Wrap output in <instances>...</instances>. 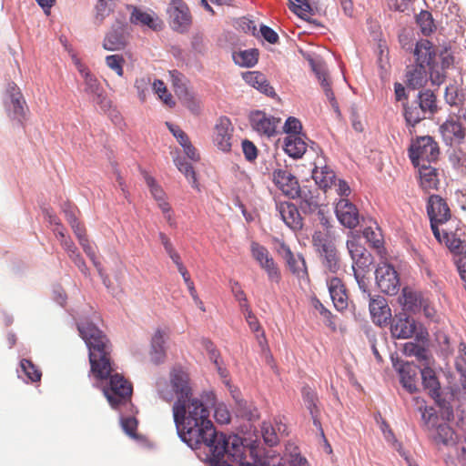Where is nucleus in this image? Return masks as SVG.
Segmentation results:
<instances>
[{"mask_svg":"<svg viewBox=\"0 0 466 466\" xmlns=\"http://www.w3.org/2000/svg\"><path fill=\"white\" fill-rule=\"evenodd\" d=\"M181 440L191 449L204 445L213 466H268L254 447H246L238 436L227 437L218 432L209 420H200L198 425L177 430Z\"/></svg>","mask_w":466,"mask_h":466,"instance_id":"nucleus-1","label":"nucleus"},{"mask_svg":"<svg viewBox=\"0 0 466 466\" xmlns=\"http://www.w3.org/2000/svg\"><path fill=\"white\" fill-rule=\"evenodd\" d=\"M81 338L88 349L90 373L113 408L126 404L131 400L133 388L123 375L117 373L112 360V345L102 330L91 322L77 324Z\"/></svg>","mask_w":466,"mask_h":466,"instance_id":"nucleus-2","label":"nucleus"},{"mask_svg":"<svg viewBox=\"0 0 466 466\" xmlns=\"http://www.w3.org/2000/svg\"><path fill=\"white\" fill-rule=\"evenodd\" d=\"M157 390L159 398L167 402L173 400L184 402L193 395L189 375L181 367H174L170 370L168 381L158 380Z\"/></svg>","mask_w":466,"mask_h":466,"instance_id":"nucleus-3","label":"nucleus"},{"mask_svg":"<svg viewBox=\"0 0 466 466\" xmlns=\"http://www.w3.org/2000/svg\"><path fill=\"white\" fill-rule=\"evenodd\" d=\"M172 412L177 430L190 425L196 426L200 420L209 418L208 408L193 395L184 402L175 401Z\"/></svg>","mask_w":466,"mask_h":466,"instance_id":"nucleus-4","label":"nucleus"},{"mask_svg":"<svg viewBox=\"0 0 466 466\" xmlns=\"http://www.w3.org/2000/svg\"><path fill=\"white\" fill-rule=\"evenodd\" d=\"M439 154L438 143L430 136L417 137L409 148V157L414 167L436 161Z\"/></svg>","mask_w":466,"mask_h":466,"instance_id":"nucleus-5","label":"nucleus"},{"mask_svg":"<svg viewBox=\"0 0 466 466\" xmlns=\"http://www.w3.org/2000/svg\"><path fill=\"white\" fill-rule=\"evenodd\" d=\"M427 213L433 235L439 242H441L440 226L446 224L451 218L446 200L439 195H431L428 199Z\"/></svg>","mask_w":466,"mask_h":466,"instance_id":"nucleus-6","label":"nucleus"},{"mask_svg":"<svg viewBox=\"0 0 466 466\" xmlns=\"http://www.w3.org/2000/svg\"><path fill=\"white\" fill-rule=\"evenodd\" d=\"M375 279L378 288L387 295H396L400 288V277L395 268L381 262L375 269Z\"/></svg>","mask_w":466,"mask_h":466,"instance_id":"nucleus-7","label":"nucleus"},{"mask_svg":"<svg viewBox=\"0 0 466 466\" xmlns=\"http://www.w3.org/2000/svg\"><path fill=\"white\" fill-rule=\"evenodd\" d=\"M5 94V106L8 116L21 122L25 116L27 106L20 88L15 83L10 82Z\"/></svg>","mask_w":466,"mask_h":466,"instance_id":"nucleus-8","label":"nucleus"},{"mask_svg":"<svg viewBox=\"0 0 466 466\" xmlns=\"http://www.w3.org/2000/svg\"><path fill=\"white\" fill-rule=\"evenodd\" d=\"M251 254L261 268L266 271L268 279L279 283L281 279L280 271L268 250L260 244L252 242Z\"/></svg>","mask_w":466,"mask_h":466,"instance_id":"nucleus-9","label":"nucleus"},{"mask_svg":"<svg viewBox=\"0 0 466 466\" xmlns=\"http://www.w3.org/2000/svg\"><path fill=\"white\" fill-rule=\"evenodd\" d=\"M233 127L227 116L218 118L213 129L212 139L218 149L229 152L232 146Z\"/></svg>","mask_w":466,"mask_h":466,"instance_id":"nucleus-10","label":"nucleus"},{"mask_svg":"<svg viewBox=\"0 0 466 466\" xmlns=\"http://www.w3.org/2000/svg\"><path fill=\"white\" fill-rule=\"evenodd\" d=\"M275 186L287 197L296 198L299 194V184L295 176L287 168H277L272 172Z\"/></svg>","mask_w":466,"mask_h":466,"instance_id":"nucleus-11","label":"nucleus"},{"mask_svg":"<svg viewBox=\"0 0 466 466\" xmlns=\"http://www.w3.org/2000/svg\"><path fill=\"white\" fill-rule=\"evenodd\" d=\"M171 26L179 33L188 31L192 24V16L187 4L182 0H173L171 3Z\"/></svg>","mask_w":466,"mask_h":466,"instance_id":"nucleus-12","label":"nucleus"},{"mask_svg":"<svg viewBox=\"0 0 466 466\" xmlns=\"http://www.w3.org/2000/svg\"><path fill=\"white\" fill-rule=\"evenodd\" d=\"M249 120L254 130L268 137L276 135L280 124V118L268 116L262 111L252 112Z\"/></svg>","mask_w":466,"mask_h":466,"instance_id":"nucleus-13","label":"nucleus"},{"mask_svg":"<svg viewBox=\"0 0 466 466\" xmlns=\"http://www.w3.org/2000/svg\"><path fill=\"white\" fill-rule=\"evenodd\" d=\"M339 221L348 228H355L360 222L359 210L348 198H340L335 207Z\"/></svg>","mask_w":466,"mask_h":466,"instance_id":"nucleus-14","label":"nucleus"},{"mask_svg":"<svg viewBox=\"0 0 466 466\" xmlns=\"http://www.w3.org/2000/svg\"><path fill=\"white\" fill-rule=\"evenodd\" d=\"M279 253L286 260L289 270L299 279H308V268L305 258L300 254H293L291 249L284 242L280 243Z\"/></svg>","mask_w":466,"mask_h":466,"instance_id":"nucleus-15","label":"nucleus"},{"mask_svg":"<svg viewBox=\"0 0 466 466\" xmlns=\"http://www.w3.org/2000/svg\"><path fill=\"white\" fill-rule=\"evenodd\" d=\"M417 330V325L413 319L405 313L396 315L390 323V332L396 339H409Z\"/></svg>","mask_w":466,"mask_h":466,"instance_id":"nucleus-16","label":"nucleus"},{"mask_svg":"<svg viewBox=\"0 0 466 466\" xmlns=\"http://www.w3.org/2000/svg\"><path fill=\"white\" fill-rule=\"evenodd\" d=\"M440 131L443 140L448 145L461 144L466 136V128L453 117L448 118L440 127Z\"/></svg>","mask_w":466,"mask_h":466,"instance_id":"nucleus-17","label":"nucleus"},{"mask_svg":"<svg viewBox=\"0 0 466 466\" xmlns=\"http://www.w3.org/2000/svg\"><path fill=\"white\" fill-rule=\"evenodd\" d=\"M277 210L285 224L293 230L301 229L302 218L297 207L290 202L277 203Z\"/></svg>","mask_w":466,"mask_h":466,"instance_id":"nucleus-18","label":"nucleus"},{"mask_svg":"<svg viewBox=\"0 0 466 466\" xmlns=\"http://www.w3.org/2000/svg\"><path fill=\"white\" fill-rule=\"evenodd\" d=\"M309 64L312 71L316 74L318 79L319 80L324 93L331 104V106L336 111H339V105L336 101L334 93L330 88L325 66L320 61H316L314 59H310Z\"/></svg>","mask_w":466,"mask_h":466,"instance_id":"nucleus-19","label":"nucleus"},{"mask_svg":"<svg viewBox=\"0 0 466 466\" xmlns=\"http://www.w3.org/2000/svg\"><path fill=\"white\" fill-rule=\"evenodd\" d=\"M368 297L370 298L369 308L373 322L378 325L386 323L390 318V309L388 307L386 299L380 296L371 298L370 294H368Z\"/></svg>","mask_w":466,"mask_h":466,"instance_id":"nucleus-20","label":"nucleus"},{"mask_svg":"<svg viewBox=\"0 0 466 466\" xmlns=\"http://www.w3.org/2000/svg\"><path fill=\"white\" fill-rule=\"evenodd\" d=\"M329 291L335 308L343 310L348 307V295L346 288L339 278H331L328 281Z\"/></svg>","mask_w":466,"mask_h":466,"instance_id":"nucleus-21","label":"nucleus"},{"mask_svg":"<svg viewBox=\"0 0 466 466\" xmlns=\"http://www.w3.org/2000/svg\"><path fill=\"white\" fill-rule=\"evenodd\" d=\"M416 57V64H422V66H431L436 56L434 46L427 39L417 42L413 51Z\"/></svg>","mask_w":466,"mask_h":466,"instance_id":"nucleus-22","label":"nucleus"},{"mask_svg":"<svg viewBox=\"0 0 466 466\" xmlns=\"http://www.w3.org/2000/svg\"><path fill=\"white\" fill-rule=\"evenodd\" d=\"M130 22L134 25L147 26L154 31H159L163 28V22L157 15L144 12L137 7H133Z\"/></svg>","mask_w":466,"mask_h":466,"instance_id":"nucleus-23","label":"nucleus"},{"mask_svg":"<svg viewBox=\"0 0 466 466\" xmlns=\"http://www.w3.org/2000/svg\"><path fill=\"white\" fill-rule=\"evenodd\" d=\"M407 86L412 89H420L428 82V72L422 64H416L407 67Z\"/></svg>","mask_w":466,"mask_h":466,"instance_id":"nucleus-24","label":"nucleus"},{"mask_svg":"<svg viewBox=\"0 0 466 466\" xmlns=\"http://www.w3.org/2000/svg\"><path fill=\"white\" fill-rule=\"evenodd\" d=\"M420 373L424 389L428 390L429 395L438 402L441 398V385L435 371L430 365H425L420 370Z\"/></svg>","mask_w":466,"mask_h":466,"instance_id":"nucleus-25","label":"nucleus"},{"mask_svg":"<svg viewBox=\"0 0 466 466\" xmlns=\"http://www.w3.org/2000/svg\"><path fill=\"white\" fill-rule=\"evenodd\" d=\"M244 80L268 96H275L274 88L269 85L266 76L258 71L247 72L243 75Z\"/></svg>","mask_w":466,"mask_h":466,"instance_id":"nucleus-26","label":"nucleus"},{"mask_svg":"<svg viewBox=\"0 0 466 466\" xmlns=\"http://www.w3.org/2000/svg\"><path fill=\"white\" fill-rule=\"evenodd\" d=\"M126 44V28L123 25H118L106 35L103 46L106 50L114 51L124 48Z\"/></svg>","mask_w":466,"mask_h":466,"instance_id":"nucleus-27","label":"nucleus"},{"mask_svg":"<svg viewBox=\"0 0 466 466\" xmlns=\"http://www.w3.org/2000/svg\"><path fill=\"white\" fill-rule=\"evenodd\" d=\"M441 242H444L446 247L455 255L457 258L466 256V242L457 237L456 232H451L447 228L441 229Z\"/></svg>","mask_w":466,"mask_h":466,"instance_id":"nucleus-28","label":"nucleus"},{"mask_svg":"<svg viewBox=\"0 0 466 466\" xmlns=\"http://www.w3.org/2000/svg\"><path fill=\"white\" fill-rule=\"evenodd\" d=\"M167 337V332L157 329L151 339L150 357L156 364L162 363L166 357L165 341Z\"/></svg>","mask_w":466,"mask_h":466,"instance_id":"nucleus-29","label":"nucleus"},{"mask_svg":"<svg viewBox=\"0 0 466 466\" xmlns=\"http://www.w3.org/2000/svg\"><path fill=\"white\" fill-rule=\"evenodd\" d=\"M347 248L354 261V265L360 268H368L371 264V255L357 241L348 240Z\"/></svg>","mask_w":466,"mask_h":466,"instance_id":"nucleus-30","label":"nucleus"},{"mask_svg":"<svg viewBox=\"0 0 466 466\" xmlns=\"http://www.w3.org/2000/svg\"><path fill=\"white\" fill-rule=\"evenodd\" d=\"M285 152L293 158H300L307 150V144L300 135H288L284 140Z\"/></svg>","mask_w":466,"mask_h":466,"instance_id":"nucleus-31","label":"nucleus"},{"mask_svg":"<svg viewBox=\"0 0 466 466\" xmlns=\"http://www.w3.org/2000/svg\"><path fill=\"white\" fill-rule=\"evenodd\" d=\"M430 432L436 445L443 444L450 446L455 443V433L452 428L447 423L438 424L434 430H431Z\"/></svg>","mask_w":466,"mask_h":466,"instance_id":"nucleus-32","label":"nucleus"},{"mask_svg":"<svg viewBox=\"0 0 466 466\" xmlns=\"http://www.w3.org/2000/svg\"><path fill=\"white\" fill-rule=\"evenodd\" d=\"M312 178L316 184L325 191L335 184V173L327 166H316L312 171Z\"/></svg>","mask_w":466,"mask_h":466,"instance_id":"nucleus-33","label":"nucleus"},{"mask_svg":"<svg viewBox=\"0 0 466 466\" xmlns=\"http://www.w3.org/2000/svg\"><path fill=\"white\" fill-rule=\"evenodd\" d=\"M323 267L330 273H337L340 268L339 258L335 245L326 247L325 249L318 252Z\"/></svg>","mask_w":466,"mask_h":466,"instance_id":"nucleus-34","label":"nucleus"},{"mask_svg":"<svg viewBox=\"0 0 466 466\" xmlns=\"http://www.w3.org/2000/svg\"><path fill=\"white\" fill-rule=\"evenodd\" d=\"M418 167L420 168V179L421 187L424 190L436 189L439 184L436 168L431 166H426V164L420 165Z\"/></svg>","mask_w":466,"mask_h":466,"instance_id":"nucleus-35","label":"nucleus"},{"mask_svg":"<svg viewBox=\"0 0 466 466\" xmlns=\"http://www.w3.org/2000/svg\"><path fill=\"white\" fill-rule=\"evenodd\" d=\"M400 383L410 393L417 391V369L410 364H404L400 369Z\"/></svg>","mask_w":466,"mask_h":466,"instance_id":"nucleus-36","label":"nucleus"},{"mask_svg":"<svg viewBox=\"0 0 466 466\" xmlns=\"http://www.w3.org/2000/svg\"><path fill=\"white\" fill-rule=\"evenodd\" d=\"M416 103L429 116H433L438 111L437 97L431 90L420 91Z\"/></svg>","mask_w":466,"mask_h":466,"instance_id":"nucleus-37","label":"nucleus"},{"mask_svg":"<svg viewBox=\"0 0 466 466\" xmlns=\"http://www.w3.org/2000/svg\"><path fill=\"white\" fill-rule=\"evenodd\" d=\"M403 352L406 356H414L416 359L422 363L423 366L430 365L431 361V356L429 350L424 347L414 343L407 342L403 346Z\"/></svg>","mask_w":466,"mask_h":466,"instance_id":"nucleus-38","label":"nucleus"},{"mask_svg":"<svg viewBox=\"0 0 466 466\" xmlns=\"http://www.w3.org/2000/svg\"><path fill=\"white\" fill-rule=\"evenodd\" d=\"M416 402L419 406V410L421 413L422 426L427 431L434 430V428L440 424L439 416L436 410L433 407L422 406L420 404V400L419 398L416 399ZM423 402V400H421Z\"/></svg>","mask_w":466,"mask_h":466,"instance_id":"nucleus-39","label":"nucleus"},{"mask_svg":"<svg viewBox=\"0 0 466 466\" xmlns=\"http://www.w3.org/2000/svg\"><path fill=\"white\" fill-rule=\"evenodd\" d=\"M170 76L176 95L181 99H189L190 94L187 88V81L185 76L177 70L170 71Z\"/></svg>","mask_w":466,"mask_h":466,"instance_id":"nucleus-40","label":"nucleus"},{"mask_svg":"<svg viewBox=\"0 0 466 466\" xmlns=\"http://www.w3.org/2000/svg\"><path fill=\"white\" fill-rule=\"evenodd\" d=\"M233 60L240 66L252 67L258 63V51L257 49H248L235 52L233 54Z\"/></svg>","mask_w":466,"mask_h":466,"instance_id":"nucleus-41","label":"nucleus"},{"mask_svg":"<svg viewBox=\"0 0 466 466\" xmlns=\"http://www.w3.org/2000/svg\"><path fill=\"white\" fill-rule=\"evenodd\" d=\"M404 117L407 124L414 127L422 119L426 118L427 115L415 102L412 105H407L404 106Z\"/></svg>","mask_w":466,"mask_h":466,"instance_id":"nucleus-42","label":"nucleus"},{"mask_svg":"<svg viewBox=\"0 0 466 466\" xmlns=\"http://www.w3.org/2000/svg\"><path fill=\"white\" fill-rule=\"evenodd\" d=\"M245 319L251 331L255 333L258 345L261 348H264L265 345L267 344V338L265 335V331L262 329L258 318L254 315L252 311H248V314H246L245 316Z\"/></svg>","mask_w":466,"mask_h":466,"instance_id":"nucleus-43","label":"nucleus"},{"mask_svg":"<svg viewBox=\"0 0 466 466\" xmlns=\"http://www.w3.org/2000/svg\"><path fill=\"white\" fill-rule=\"evenodd\" d=\"M296 198L300 199L299 207L306 213L314 212L319 207L317 198L309 189L299 187V194Z\"/></svg>","mask_w":466,"mask_h":466,"instance_id":"nucleus-44","label":"nucleus"},{"mask_svg":"<svg viewBox=\"0 0 466 466\" xmlns=\"http://www.w3.org/2000/svg\"><path fill=\"white\" fill-rule=\"evenodd\" d=\"M20 367L28 380L32 382H39L41 380V370L30 360H21Z\"/></svg>","mask_w":466,"mask_h":466,"instance_id":"nucleus-45","label":"nucleus"},{"mask_svg":"<svg viewBox=\"0 0 466 466\" xmlns=\"http://www.w3.org/2000/svg\"><path fill=\"white\" fill-rule=\"evenodd\" d=\"M289 9L303 19L312 15V8L306 0H289Z\"/></svg>","mask_w":466,"mask_h":466,"instance_id":"nucleus-46","label":"nucleus"},{"mask_svg":"<svg viewBox=\"0 0 466 466\" xmlns=\"http://www.w3.org/2000/svg\"><path fill=\"white\" fill-rule=\"evenodd\" d=\"M153 90L157 94L158 97L169 107L175 106V102L172 98L171 94L167 92L165 83L161 80H156L152 84Z\"/></svg>","mask_w":466,"mask_h":466,"instance_id":"nucleus-47","label":"nucleus"},{"mask_svg":"<svg viewBox=\"0 0 466 466\" xmlns=\"http://www.w3.org/2000/svg\"><path fill=\"white\" fill-rule=\"evenodd\" d=\"M175 165L182 172L193 187H197V176L193 167L184 159L177 157L175 159Z\"/></svg>","mask_w":466,"mask_h":466,"instance_id":"nucleus-48","label":"nucleus"},{"mask_svg":"<svg viewBox=\"0 0 466 466\" xmlns=\"http://www.w3.org/2000/svg\"><path fill=\"white\" fill-rule=\"evenodd\" d=\"M116 4V0H98L96 5V20L102 23L109 15Z\"/></svg>","mask_w":466,"mask_h":466,"instance_id":"nucleus-49","label":"nucleus"},{"mask_svg":"<svg viewBox=\"0 0 466 466\" xmlns=\"http://www.w3.org/2000/svg\"><path fill=\"white\" fill-rule=\"evenodd\" d=\"M452 167L461 174H466V153L461 150H454L449 157Z\"/></svg>","mask_w":466,"mask_h":466,"instance_id":"nucleus-50","label":"nucleus"},{"mask_svg":"<svg viewBox=\"0 0 466 466\" xmlns=\"http://www.w3.org/2000/svg\"><path fill=\"white\" fill-rule=\"evenodd\" d=\"M312 244L317 252H319L326 248V247H329L334 245L329 236L322 231H315L312 236Z\"/></svg>","mask_w":466,"mask_h":466,"instance_id":"nucleus-51","label":"nucleus"},{"mask_svg":"<svg viewBox=\"0 0 466 466\" xmlns=\"http://www.w3.org/2000/svg\"><path fill=\"white\" fill-rule=\"evenodd\" d=\"M417 23L423 35H428L433 31L434 24L431 13L421 11L417 17Z\"/></svg>","mask_w":466,"mask_h":466,"instance_id":"nucleus-52","label":"nucleus"},{"mask_svg":"<svg viewBox=\"0 0 466 466\" xmlns=\"http://www.w3.org/2000/svg\"><path fill=\"white\" fill-rule=\"evenodd\" d=\"M261 433L264 439V441L268 446H274L279 442V436L276 432L275 428L268 422H263L261 425Z\"/></svg>","mask_w":466,"mask_h":466,"instance_id":"nucleus-53","label":"nucleus"},{"mask_svg":"<svg viewBox=\"0 0 466 466\" xmlns=\"http://www.w3.org/2000/svg\"><path fill=\"white\" fill-rule=\"evenodd\" d=\"M84 84L85 92L91 96L103 89L97 78L91 73L86 74L84 77Z\"/></svg>","mask_w":466,"mask_h":466,"instance_id":"nucleus-54","label":"nucleus"},{"mask_svg":"<svg viewBox=\"0 0 466 466\" xmlns=\"http://www.w3.org/2000/svg\"><path fill=\"white\" fill-rule=\"evenodd\" d=\"M124 63H125V59L123 58L122 56H119V55H111V56H107L106 57V66L110 69L114 70L118 76H123V75H124V70H123Z\"/></svg>","mask_w":466,"mask_h":466,"instance_id":"nucleus-55","label":"nucleus"},{"mask_svg":"<svg viewBox=\"0 0 466 466\" xmlns=\"http://www.w3.org/2000/svg\"><path fill=\"white\" fill-rule=\"evenodd\" d=\"M145 180L147 187L150 189L151 195L156 199V201L161 200L166 198V194L157 183L156 180L149 176L148 174H145Z\"/></svg>","mask_w":466,"mask_h":466,"instance_id":"nucleus-56","label":"nucleus"},{"mask_svg":"<svg viewBox=\"0 0 466 466\" xmlns=\"http://www.w3.org/2000/svg\"><path fill=\"white\" fill-rule=\"evenodd\" d=\"M150 86L151 80L149 77H141L136 80L135 87L138 93V96L141 101H145Z\"/></svg>","mask_w":466,"mask_h":466,"instance_id":"nucleus-57","label":"nucleus"},{"mask_svg":"<svg viewBox=\"0 0 466 466\" xmlns=\"http://www.w3.org/2000/svg\"><path fill=\"white\" fill-rule=\"evenodd\" d=\"M158 208L161 209L167 222L169 226L173 227L176 225V221L173 217L172 208L167 201H166V198L157 201Z\"/></svg>","mask_w":466,"mask_h":466,"instance_id":"nucleus-58","label":"nucleus"},{"mask_svg":"<svg viewBox=\"0 0 466 466\" xmlns=\"http://www.w3.org/2000/svg\"><path fill=\"white\" fill-rule=\"evenodd\" d=\"M456 370L461 372H466V344L461 342L459 345V355L455 360Z\"/></svg>","mask_w":466,"mask_h":466,"instance_id":"nucleus-59","label":"nucleus"},{"mask_svg":"<svg viewBox=\"0 0 466 466\" xmlns=\"http://www.w3.org/2000/svg\"><path fill=\"white\" fill-rule=\"evenodd\" d=\"M92 100L105 112L111 107V100L107 97L104 88L100 92L93 95Z\"/></svg>","mask_w":466,"mask_h":466,"instance_id":"nucleus-60","label":"nucleus"},{"mask_svg":"<svg viewBox=\"0 0 466 466\" xmlns=\"http://www.w3.org/2000/svg\"><path fill=\"white\" fill-rule=\"evenodd\" d=\"M214 417L219 424H227L230 421V413L225 405L219 404L215 408Z\"/></svg>","mask_w":466,"mask_h":466,"instance_id":"nucleus-61","label":"nucleus"},{"mask_svg":"<svg viewBox=\"0 0 466 466\" xmlns=\"http://www.w3.org/2000/svg\"><path fill=\"white\" fill-rule=\"evenodd\" d=\"M400 301L406 309L412 310L413 308L416 306L417 298L412 291L405 288L402 290V297L400 299Z\"/></svg>","mask_w":466,"mask_h":466,"instance_id":"nucleus-62","label":"nucleus"},{"mask_svg":"<svg viewBox=\"0 0 466 466\" xmlns=\"http://www.w3.org/2000/svg\"><path fill=\"white\" fill-rule=\"evenodd\" d=\"M301 128L302 126L300 121L293 116L289 117L284 125V130L287 133V136L291 134L299 135Z\"/></svg>","mask_w":466,"mask_h":466,"instance_id":"nucleus-63","label":"nucleus"},{"mask_svg":"<svg viewBox=\"0 0 466 466\" xmlns=\"http://www.w3.org/2000/svg\"><path fill=\"white\" fill-rule=\"evenodd\" d=\"M242 150L246 159L248 161H253L258 157L257 147L248 139L242 142Z\"/></svg>","mask_w":466,"mask_h":466,"instance_id":"nucleus-64","label":"nucleus"}]
</instances>
